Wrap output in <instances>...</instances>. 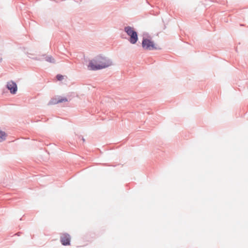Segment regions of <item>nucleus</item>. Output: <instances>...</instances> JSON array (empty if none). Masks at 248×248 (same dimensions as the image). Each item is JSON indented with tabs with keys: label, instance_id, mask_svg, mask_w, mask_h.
Segmentation results:
<instances>
[{
	"label": "nucleus",
	"instance_id": "nucleus-1",
	"mask_svg": "<svg viewBox=\"0 0 248 248\" xmlns=\"http://www.w3.org/2000/svg\"><path fill=\"white\" fill-rule=\"evenodd\" d=\"M112 65V62L106 58L99 56L90 61L88 66L91 70H97L105 68Z\"/></svg>",
	"mask_w": 248,
	"mask_h": 248
},
{
	"label": "nucleus",
	"instance_id": "nucleus-6",
	"mask_svg": "<svg viewBox=\"0 0 248 248\" xmlns=\"http://www.w3.org/2000/svg\"><path fill=\"white\" fill-rule=\"evenodd\" d=\"M68 101L67 99L66 98H62V97H59L58 98H54L52 99L49 103V105H54L57 104L62 102H67Z\"/></svg>",
	"mask_w": 248,
	"mask_h": 248
},
{
	"label": "nucleus",
	"instance_id": "nucleus-5",
	"mask_svg": "<svg viewBox=\"0 0 248 248\" xmlns=\"http://www.w3.org/2000/svg\"><path fill=\"white\" fill-rule=\"evenodd\" d=\"M70 236L67 233L63 234L61 237V241L63 245H69L70 243Z\"/></svg>",
	"mask_w": 248,
	"mask_h": 248
},
{
	"label": "nucleus",
	"instance_id": "nucleus-7",
	"mask_svg": "<svg viewBox=\"0 0 248 248\" xmlns=\"http://www.w3.org/2000/svg\"><path fill=\"white\" fill-rule=\"evenodd\" d=\"M6 134L4 132L0 130V142L6 139Z\"/></svg>",
	"mask_w": 248,
	"mask_h": 248
},
{
	"label": "nucleus",
	"instance_id": "nucleus-4",
	"mask_svg": "<svg viewBox=\"0 0 248 248\" xmlns=\"http://www.w3.org/2000/svg\"><path fill=\"white\" fill-rule=\"evenodd\" d=\"M7 88L13 94L16 93L17 89L16 84L13 81H10L7 82Z\"/></svg>",
	"mask_w": 248,
	"mask_h": 248
},
{
	"label": "nucleus",
	"instance_id": "nucleus-2",
	"mask_svg": "<svg viewBox=\"0 0 248 248\" xmlns=\"http://www.w3.org/2000/svg\"><path fill=\"white\" fill-rule=\"evenodd\" d=\"M125 32H126L129 42L132 44H135L138 40V36L134 29L130 27H125Z\"/></svg>",
	"mask_w": 248,
	"mask_h": 248
},
{
	"label": "nucleus",
	"instance_id": "nucleus-9",
	"mask_svg": "<svg viewBox=\"0 0 248 248\" xmlns=\"http://www.w3.org/2000/svg\"><path fill=\"white\" fill-rule=\"evenodd\" d=\"M56 78L58 80H62L63 79V76L59 74L57 76Z\"/></svg>",
	"mask_w": 248,
	"mask_h": 248
},
{
	"label": "nucleus",
	"instance_id": "nucleus-8",
	"mask_svg": "<svg viewBox=\"0 0 248 248\" xmlns=\"http://www.w3.org/2000/svg\"><path fill=\"white\" fill-rule=\"evenodd\" d=\"M46 61L50 62H54L55 60L51 57H47L46 58Z\"/></svg>",
	"mask_w": 248,
	"mask_h": 248
},
{
	"label": "nucleus",
	"instance_id": "nucleus-3",
	"mask_svg": "<svg viewBox=\"0 0 248 248\" xmlns=\"http://www.w3.org/2000/svg\"><path fill=\"white\" fill-rule=\"evenodd\" d=\"M142 47L145 50H151L157 48L155 43L151 39L143 37L142 41Z\"/></svg>",
	"mask_w": 248,
	"mask_h": 248
}]
</instances>
